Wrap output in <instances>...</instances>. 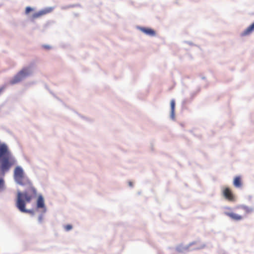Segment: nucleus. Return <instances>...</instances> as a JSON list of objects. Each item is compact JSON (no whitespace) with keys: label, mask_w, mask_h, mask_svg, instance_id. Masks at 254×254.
Here are the masks:
<instances>
[{"label":"nucleus","mask_w":254,"mask_h":254,"mask_svg":"<svg viewBox=\"0 0 254 254\" xmlns=\"http://www.w3.org/2000/svg\"><path fill=\"white\" fill-rule=\"evenodd\" d=\"M234 186L236 188H241L242 186L241 178L240 176L236 177L233 182Z\"/></svg>","instance_id":"obj_9"},{"label":"nucleus","mask_w":254,"mask_h":254,"mask_svg":"<svg viewBox=\"0 0 254 254\" xmlns=\"http://www.w3.org/2000/svg\"><path fill=\"white\" fill-rule=\"evenodd\" d=\"M140 31L145 33V34L150 36H154L155 35V31L151 28H145V27H140L139 28Z\"/></svg>","instance_id":"obj_6"},{"label":"nucleus","mask_w":254,"mask_h":254,"mask_svg":"<svg viewBox=\"0 0 254 254\" xmlns=\"http://www.w3.org/2000/svg\"><path fill=\"white\" fill-rule=\"evenodd\" d=\"M225 214L231 219L239 221L243 219V216L234 213L225 212Z\"/></svg>","instance_id":"obj_8"},{"label":"nucleus","mask_w":254,"mask_h":254,"mask_svg":"<svg viewBox=\"0 0 254 254\" xmlns=\"http://www.w3.org/2000/svg\"><path fill=\"white\" fill-rule=\"evenodd\" d=\"M53 7H50L46 8L37 12H35L32 15L31 19L32 20H34L36 18H39L44 15H46L48 13L51 12L53 10Z\"/></svg>","instance_id":"obj_4"},{"label":"nucleus","mask_w":254,"mask_h":254,"mask_svg":"<svg viewBox=\"0 0 254 254\" xmlns=\"http://www.w3.org/2000/svg\"><path fill=\"white\" fill-rule=\"evenodd\" d=\"M32 198L33 195L27 191L24 192L18 191L17 194L16 207L22 212L29 213L30 211L26 209L25 205L27 202H30Z\"/></svg>","instance_id":"obj_1"},{"label":"nucleus","mask_w":254,"mask_h":254,"mask_svg":"<svg viewBox=\"0 0 254 254\" xmlns=\"http://www.w3.org/2000/svg\"><path fill=\"white\" fill-rule=\"evenodd\" d=\"M224 197L229 201H233L235 200V196L231 190L229 188H225L222 191Z\"/></svg>","instance_id":"obj_5"},{"label":"nucleus","mask_w":254,"mask_h":254,"mask_svg":"<svg viewBox=\"0 0 254 254\" xmlns=\"http://www.w3.org/2000/svg\"><path fill=\"white\" fill-rule=\"evenodd\" d=\"M64 228L66 231H68L72 228V227L71 225H66L64 226Z\"/></svg>","instance_id":"obj_13"},{"label":"nucleus","mask_w":254,"mask_h":254,"mask_svg":"<svg viewBox=\"0 0 254 254\" xmlns=\"http://www.w3.org/2000/svg\"><path fill=\"white\" fill-rule=\"evenodd\" d=\"M128 185L129 186L132 187L133 186L132 183L131 182L128 183Z\"/></svg>","instance_id":"obj_17"},{"label":"nucleus","mask_w":254,"mask_h":254,"mask_svg":"<svg viewBox=\"0 0 254 254\" xmlns=\"http://www.w3.org/2000/svg\"><path fill=\"white\" fill-rule=\"evenodd\" d=\"M14 179L17 183L21 186H31L30 180L25 176L23 170L20 166H17L14 170Z\"/></svg>","instance_id":"obj_2"},{"label":"nucleus","mask_w":254,"mask_h":254,"mask_svg":"<svg viewBox=\"0 0 254 254\" xmlns=\"http://www.w3.org/2000/svg\"><path fill=\"white\" fill-rule=\"evenodd\" d=\"M37 206L38 208H44L45 204L44 200L42 196H39L37 199Z\"/></svg>","instance_id":"obj_10"},{"label":"nucleus","mask_w":254,"mask_h":254,"mask_svg":"<svg viewBox=\"0 0 254 254\" xmlns=\"http://www.w3.org/2000/svg\"><path fill=\"white\" fill-rule=\"evenodd\" d=\"M43 48L46 49H51V47L50 46H48V45H44L43 46Z\"/></svg>","instance_id":"obj_15"},{"label":"nucleus","mask_w":254,"mask_h":254,"mask_svg":"<svg viewBox=\"0 0 254 254\" xmlns=\"http://www.w3.org/2000/svg\"><path fill=\"white\" fill-rule=\"evenodd\" d=\"M30 74V71L28 68H23L10 81V83L11 84H16L29 76Z\"/></svg>","instance_id":"obj_3"},{"label":"nucleus","mask_w":254,"mask_h":254,"mask_svg":"<svg viewBox=\"0 0 254 254\" xmlns=\"http://www.w3.org/2000/svg\"><path fill=\"white\" fill-rule=\"evenodd\" d=\"M31 191H32L33 194L36 193V190L33 187L31 188Z\"/></svg>","instance_id":"obj_16"},{"label":"nucleus","mask_w":254,"mask_h":254,"mask_svg":"<svg viewBox=\"0 0 254 254\" xmlns=\"http://www.w3.org/2000/svg\"><path fill=\"white\" fill-rule=\"evenodd\" d=\"M254 31V22L250 25L246 29H245L241 34V36L242 37L249 35Z\"/></svg>","instance_id":"obj_7"},{"label":"nucleus","mask_w":254,"mask_h":254,"mask_svg":"<svg viewBox=\"0 0 254 254\" xmlns=\"http://www.w3.org/2000/svg\"><path fill=\"white\" fill-rule=\"evenodd\" d=\"M175 106V102L174 100H172L171 101V112H172V115H174V114Z\"/></svg>","instance_id":"obj_12"},{"label":"nucleus","mask_w":254,"mask_h":254,"mask_svg":"<svg viewBox=\"0 0 254 254\" xmlns=\"http://www.w3.org/2000/svg\"><path fill=\"white\" fill-rule=\"evenodd\" d=\"M33 10V9L31 8L30 7H27L25 9V13L26 14H28L30 12L32 11Z\"/></svg>","instance_id":"obj_14"},{"label":"nucleus","mask_w":254,"mask_h":254,"mask_svg":"<svg viewBox=\"0 0 254 254\" xmlns=\"http://www.w3.org/2000/svg\"><path fill=\"white\" fill-rule=\"evenodd\" d=\"M239 208L244 211V213L245 215L251 213L254 210L253 208L249 207L246 206H242L239 207Z\"/></svg>","instance_id":"obj_11"}]
</instances>
